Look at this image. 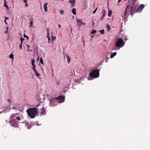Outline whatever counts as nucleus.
Masks as SVG:
<instances>
[{
    "instance_id": "1",
    "label": "nucleus",
    "mask_w": 150,
    "mask_h": 150,
    "mask_svg": "<svg viewBox=\"0 0 150 150\" xmlns=\"http://www.w3.org/2000/svg\"><path fill=\"white\" fill-rule=\"evenodd\" d=\"M135 2L134 1L132 3L130 2H129V4L127 6L125 11V15H127V9H130V13L132 15L136 12V9L137 6V5L135 3Z\"/></svg>"
},
{
    "instance_id": "2",
    "label": "nucleus",
    "mask_w": 150,
    "mask_h": 150,
    "mask_svg": "<svg viewBox=\"0 0 150 150\" xmlns=\"http://www.w3.org/2000/svg\"><path fill=\"white\" fill-rule=\"evenodd\" d=\"M26 112L29 116L31 118H34L35 115L38 113V110L36 108H30L26 110Z\"/></svg>"
},
{
    "instance_id": "3",
    "label": "nucleus",
    "mask_w": 150,
    "mask_h": 150,
    "mask_svg": "<svg viewBox=\"0 0 150 150\" xmlns=\"http://www.w3.org/2000/svg\"><path fill=\"white\" fill-rule=\"evenodd\" d=\"M89 76L92 78H97L99 76V71L98 69H95L90 73Z\"/></svg>"
},
{
    "instance_id": "4",
    "label": "nucleus",
    "mask_w": 150,
    "mask_h": 150,
    "mask_svg": "<svg viewBox=\"0 0 150 150\" xmlns=\"http://www.w3.org/2000/svg\"><path fill=\"white\" fill-rule=\"evenodd\" d=\"M125 45L123 39L122 38H118L115 43V47H122Z\"/></svg>"
},
{
    "instance_id": "5",
    "label": "nucleus",
    "mask_w": 150,
    "mask_h": 150,
    "mask_svg": "<svg viewBox=\"0 0 150 150\" xmlns=\"http://www.w3.org/2000/svg\"><path fill=\"white\" fill-rule=\"evenodd\" d=\"M15 116L12 117V119L10 120V123L12 126L17 127L18 122L16 121V118H15Z\"/></svg>"
},
{
    "instance_id": "6",
    "label": "nucleus",
    "mask_w": 150,
    "mask_h": 150,
    "mask_svg": "<svg viewBox=\"0 0 150 150\" xmlns=\"http://www.w3.org/2000/svg\"><path fill=\"white\" fill-rule=\"evenodd\" d=\"M56 98H52L49 101L50 105L51 106H53L55 105H56L57 103V101Z\"/></svg>"
},
{
    "instance_id": "7",
    "label": "nucleus",
    "mask_w": 150,
    "mask_h": 150,
    "mask_svg": "<svg viewBox=\"0 0 150 150\" xmlns=\"http://www.w3.org/2000/svg\"><path fill=\"white\" fill-rule=\"evenodd\" d=\"M44 98L43 95L41 93H39L37 96V98L40 102H42Z\"/></svg>"
},
{
    "instance_id": "8",
    "label": "nucleus",
    "mask_w": 150,
    "mask_h": 150,
    "mask_svg": "<svg viewBox=\"0 0 150 150\" xmlns=\"http://www.w3.org/2000/svg\"><path fill=\"white\" fill-rule=\"evenodd\" d=\"M64 97L63 96H58L56 98V99H57V100H59L58 101L59 103L63 102L64 101Z\"/></svg>"
},
{
    "instance_id": "9",
    "label": "nucleus",
    "mask_w": 150,
    "mask_h": 150,
    "mask_svg": "<svg viewBox=\"0 0 150 150\" xmlns=\"http://www.w3.org/2000/svg\"><path fill=\"white\" fill-rule=\"evenodd\" d=\"M144 7V4H141L139 7L136 10V13L140 12Z\"/></svg>"
},
{
    "instance_id": "10",
    "label": "nucleus",
    "mask_w": 150,
    "mask_h": 150,
    "mask_svg": "<svg viewBox=\"0 0 150 150\" xmlns=\"http://www.w3.org/2000/svg\"><path fill=\"white\" fill-rule=\"evenodd\" d=\"M68 2L71 4V6L73 7L75 5L76 1L75 0H69Z\"/></svg>"
},
{
    "instance_id": "11",
    "label": "nucleus",
    "mask_w": 150,
    "mask_h": 150,
    "mask_svg": "<svg viewBox=\"0 0 150 150\" xmlns=\"http://www.w3.org/2000/svg\"><path fill=\"white\" fill-rule=\"evenodd\" d=\"M76 22L81 23L80 24H81V25H85L86 24V23H84L82 22V19H77L76 20Z\"/></svg>"
},
{
    "instance_id": "12",
    "label": "nucleus",
    "mask_w": 150,
    "mask_h": 150,
    "mask_svg": "<svg viewBox=\"0 0 150 150\" xmlns=\"http://www.w3.org/2000/svg\"><path fill=\"white\" fill-rule=\"evenodd\" d=\"M47 4H48L47 3H45L43 7L44 10V11L45 12H46L47 11Z\"/></svg>"
},
{
    "instance_id": "13",
    "label": "nucleus",
    "mask_w": 150,
    "mask_h": 150,
    "mask_svg": "<svg viewBox=\"0 0 150 150\" xmlns=\"http://www.w3.org/2000/svg\"><path fill=\"white\" fill-rule=\"evenodd\" d=\"M25 126L27 127L28 129H30L31 128V125L28 122L27 123L25 124Z\"/></svg>"
},
{
    "instance_id": "14",
    "label": "nucleus",
    "mask_w": 150,
    "mask_h": 150,
    "mask_svg": "<svg viewBox=\"0 0 150 150\" xmlns=\"http://www.w3.org/2000/svg\"><path fill=\"white\" fill-rule=\"evenodd\" d=\"M117 54V53L116 52H114L111 54L110 56V58H113Z\"/></svg>"
},
{
    "instance_id": "15",
    "label": "nucleus",
    "mask_w": 150,
    "mask_h": 150,
    "mask_svg": "<svg viewBox=\"0 0 150 150\" xmlns=\"http://www.w3.org/2000/svg\"><path fill=\"white\" fill-rule=\"evenodd\" d=\"M67 58V62L68 63H69L70 62V59L69 56L67 55L66 56Z\"/></svg>"
},
{
    "instance_id": "16",
    "label": "nucleus",
    "mask_w": 150,
    "mask_h": 150,
    "mask_svg": "<svg viewBox=\"0 0 150 150\" xmlns=\"http://www.w3.org/2000/svg\"><path fill=\"white\" fill-rule=\"evenodd\" d=\"M71 12L74 15H76V9L74 8H73L72 10H71Z\"/></svg>"
},
{
    "instance_id": "17",
    "label": "nucleus",
    "mask_w": 150,
    "mask_h": 150,
    "mask_svg": "<svg viewBox=\"0 0 150 150\" xmlns=\"http://www.w3.org/2000/svg\"><path fill=\"white\" fill-rule=\"evenodd\" d=\"M112 11L110 10H108V16L109 17H110L111 16V15L112 13Z\"/></svg>"
},
{
    "instance_id": "18",
    "label": "nucleus",
    "mask_w": 150,
    "mask_h": 150,
    "mask_svg": "<svg viewBox=\"0 0 150 150\" xmlns=\"http://www.w3.org/2000/svg\"><path fill=\"white\" fill-rule=\"evenodd\" d=\"M4 6L6 7V9H8V5L6 4V2L5 0H4Z\"/></svg>"
},
{
    "instance_id": "19",
    "label": "nucleus",
    "mask_w": 150,
    "mask_h": 150,
    "mask_svg": "<svg viewBox=\"0 0 150 150\" xmlns=\"http://www.w3.org/2000/svg\"><path fill=\"white\" fill-rule=\"evenodd\" d=\"M47 38L48 37H50V33H49V30L48 29H47Z\"/></svg>"
},
{
    "instance_id": "20",
    "label": "nucleus",
    "mask_w": 150,
    "mask_h": 150,
    "mask_svg": "<svg viewBox=\"0 0 150 150\" xmlns=\"http://www.w3.org/2000/svg\"><path fill=\"white\" fill-rule=\"evenodd\" d=\"M40 62L42 64H43V62L42 59V57L40 58Z\"/></svg>"
},
{
    "instance_id": "21",
    "label": "nucleus",
    "mask_w": 150,
    "mask_h": 150,
    "mask_svg": "<svg viewBox=\"0 0 150 150\" xmlns=\"http://www.w3.org/2000/svg\"><path fill=\"white\" fill-rule=\"evenodd\" d=\"M9 57L10 58L12 59V60L13 59V54H10Z\"/></svg>"
},
{
    "instance_id": "22",
    "label": "nucleus",
    "mask_w": 150,
    "mask_h": 150,
    "mask_svg": "<svg viewBox=\"0 0 150 150\" xmlns=\"http://www.w3.org/2000/svg\"><path fill=\"white\" fill-rule=\"evenodd\" d=\"M42 114H44L45 113V108L44 107H43L42 108V110L41 112Z\"/></svg>"
},
{
    "instance_id": "23",
    "label": "nucleus",
    "mask_w": 150,
    "mask_h": 150,
    "mask_svg": "<svg viewBox=\"0 0 150 150\" xmlns=\"http://www.w3.org/2000/svg\"><path fill=\"white\" fill-rule=\"evenodd\" d=\"M100 33H101V34H103L104 33V30L103 29L102 30H100Z\"/></svg>"
},
{
    "instance_id": "24",
    "label": "nucleus",
    "mask_w": 150,
    "mask_h": 150,
    "mask_svg": "<svg viewBox=\"0 0 150 150\" xmlns=\"http://www.w3.org/2000/svg\"><path fill=\"white\" fill-rule=\"evenodd\" d=\"M23 37L24 38H26L27 40H28L29 39V38L28 37V36L26 35L24 33V34H23Z\"/></svg>"
},
{
    "instance_id": "25",
    "label": "nucleus",
    "mask_w": 150,
    "mask_h": 150,
    "mask_svg": "<svg viewBox=\"0 0 150 150\" xmlns=\"http://www.w3.org/2000/svg\"><path fill=\"white\" fill-rule=\"evenodd\" d=\"M107 28H108V30H111V27L109 25H107Z\"/></svg>"
},
{
    "instance_id": "26",
    "label": "nucleus",
    "mask_w": 150,
    "mask_h": 150,
    "mask_svg": "<svg viewBox=\"0 0 150 150\" xmlns=\"http://www.w3.org/2000/svg\"><path fill=\"white\" fill-rule=\"evenodd\" d=\"M96 33V30H93L92 31L91 33L92 34H94Z\"/></svg>"
},
{
    "instance_id": "27",
    "label": "nucleus",
    "mask_w": 150,
    "mask_h": 150,
    "mask_svg": "<svg viewBox=\"0 0 150 150\" xmlns=\"http://www.w3.org/2000/svg\"><path fill=\"white\" fill-rule=\"evenodd\" d=\"M35 60L34 59H33V60H32L31 63H32V66L35 65L34 63H35Z\"/></svg>"
},
{
    "instance_id": "28",
    "label": "nucleus",
    "mask_w": 150,
    "mask_h": 150,
    "mask_svg": "<svg viewBox=\"0 0 150 150\" xmlns=\"http://www.w3.org/2000/svg\"><path fill=\"white\" fill-rule=\"evenodd\" d=\"M51 38H52V42L53 40H54L56 38V37H53L52 36H51Z\"/></svg>"
},
{
    "instance_id": "29",
    "label": "nucleus",
    "mask_w": 150,
    "mask_h": 150,
    "mask_svg": "<svg viewBox=\"0 0 150 150\" xmlns=\"http://www.w3.org/2000/svg\"><path fill=\"white\" fill-rule=\"evenodd\" d=\"M48 38V43H50V37H48L47 38Z\"/></svg>"
},
{
    "instance_id": "30",
    "label": "nucleus",
    "mask_w": 150,
    "mask_h": 150,
    "mask_svg": "<svg viewBox=\"0 0 150 150\" xmlns=\"http://www.w3.org/2000/svg\"><path fill=\"white\" fill-rule=\"evenodd\" d=\"M34 71L35 72V75L36 76H39V74L37 72L36 70H35Z\"/></svg>"
},
{
    "instance_id": "31",
    "label": "nucleus",
    "mask_w": 150,
    "mask_h": 150,
    "mask_svg": "<svg viewBox=\"0 0 150 150\" xmlns=\"http://www.w3.org/2000/svg\"><path fill=\"white\" fill-rule=\"evenodd\" d=\"M59 13L60 14H63L64 13V11L63 10H60L59 11Z\"/></svg>"
},
{
    "instance_id": "32",
    "label": "nucleus",
    "mask_w": 150,
    "mask_h": 150,
    "mask_svg": "<svg viewBox=\"0 0 150 150\" xmlns=\"http://www.w3.org/2000/svg\"><path fill=\"white\" fill-rule=\"evenodd\" d=\"M22 43H21V44H20V45H19V46L20 47V49H22Z\"/></svg>"
},
{
    "instance_id": "33",
    "label": "nucleus",
    "mask_w": 150,
    "mask_h": 150,
    "mask_svg": "<svg viewBox=\"0 0 150 150\" xmlns=\"http://www.w3.org/2000/svg\"><path fill=\"white\" fill-rule=\"evenodd\" d=\"M33 67L32 68V69L34 70V71L35 70H36L35 69L36 66L35 65H33Z\"/></svg>"
},
{
    "instance_id": "34",
    "label": "nucleus",
    "mask_w": 150,
    "mask_h": 150,
    "mask_svg": "<svg viewBox=\"0 0 150 150\" xmlns=\"http://www.w3.org/2000/svg\"><path fill=\"white\" fill-rule=\"evenodd\" d=\"M15 118H16V120H20V118L18 117H16Z\"/></svg>"
},
{
    "instance_id": "35",
    "label": "nucleus",
    "mask_w": 150,
    "mask_h": 150,
    "mask_svg": "<svg viewBox=\"0 0 150 150\" xmlns=\"http://www.w3.org/2000/svg\"><path fill=\"white\" fill-rule=\"evenodd\" d=\"M21 40V43H23V41L24 40V38H22V37L20 39Z\"/></svg>"
},
{
    "instance_id": "36",
    "label": "nucleus",
    "mask_w": 150,
    "mask_h": 150,
    "mask_svg": "<svg viewBox=\"0 0 150 150\" xmlns=\"http://www.w3.org/2000/svg\"><path fill=\"white\" fill-rule=\"evenodd\" d=\"M33 22H30V27H31L32 26V25H33Z\"/></svg>"
},
{
    "instance_id": "37",
    "label": "nucleus",
    "mask_w": 150,
    "mask_h": 150,
    "mask_svg": "<svg viewBox=\"0 0 150 150\" xmlns=\"http://www.w3.org/2000/svg\"><path fill=\"white\" fill-rule=\"evenodd\" d=\"M105 16V14L104 13L103 15L102 16L101 20H102L104 18V16Z\"/></svg>"
},
{
    "instance_id": "38",
    "label": "nucleus",
    "mask_w": 150,
    "mask_h": 150,
    "mask_svg": "<svg viewBox=\"0 0 150 150\" xmlns=\"http://www.w3.org/2000/svg\"><path fill=\"white\" fill-rule=\"evenodd\" d=\"M97 8H98V7H97V8H96V9H95L94 10V11H93V13H95L96 12V11L97 10Z\"/></svg>"
},
{
    "instance_id": "39",
    "label": "nucleus",
    "mask_w": 150,
    "mask_h": 150,
    "mask_svg": "<svg viewBox=\"0 0 150 150\" xmlns=\"http://www.w3.org/2000/svg\"><path fill=\"white\" fill-rule=\"evenodd\" d=\"M81 24H80L79 25V28H78V30H80L81 29H80V28L81 27Z\"/></svg>"
},
{
    "instance_id": "40",
    "label": "nucleus",
    "mask_w": 150,
    "mask_h": 150,
    "mask_svg": "<svg viewBox=\"0 0 150 150\" xmlns=\"http://www.w3.org/2000/svg\"><path fill=\"white\" fill-rule=\"evenodd\" d=\"M28 6V5L27 3H25V6L26 7V6Z\"/></svg>"
},
{
    "instance_id": "41",
    "label": "nucleus",
    "mask_w": 150,
    "mask_h": 150,
    "mask_svg": "<svg viewBox=\"0 0 150 150\" xmlns=\"http://www.w3.org/2000/svg\"><path fill=\"white\" fill-rule=\"evenodd\" d=\"M58 25L59 26V28L60 29L61 28V26H60V24H58Z\"/></svg>"
},
{
    "instance_id": "42",
    "label": "nucleus",
    "mask_w": 150,
    "mask_h": 150,
    "mask_svg": "<svg viewBox=\"0 0 150 150\" xmlns=\"http://www.w3.org/2000/svg\"><path fill=\"white\" fill-rule=\"evenodd\" d=\"M7 101L8 102H9L10 103H11V101H10V100L9 99H8L7 100Z\"/></svg>"
},
{
    "instance_id": "43",
    "label": "nucleus",
    "mask_w": 150,
    "mask_h": 150,
    "mask_svg": "<svg viewBox=\"0 0 150 150\" xmlns=\"http://www.w3.org/2000/svg\"><path fill=\"white\" fill-rule=\"evenodd\" d=\"M8 31L7 30L5 32V33H8Z\"/></svg>"
},
{
    "instance_id": "44",
    "label": "nucleus",
    "mask_w": 150,
    "mask_h": 150,
    "mask_svg": "<svg viewBox=\"0 0 150 150\" xmlns=\"http://www.w3.org/2000/svg\"><path fill=\"white\" fill-rule=\"evenodd\" d=\"M4 22L7 25V22H6V20H4Z\"/></svg>"
},
{
    "instance_id": "45",
    "label": "nucleus",
    "mask_w": 150,
    "mask_h": 150,
    "mask_svg": "<svg viewBox=\"0 0 150 150\" xmlns=\"http://www.w3.org/2000/svg\"><path fill=\"white\" fill-rule=\"evenodd\" d=\"M24 1L25 3H27V0H24Z\"/></svg>"
},
{
    "instance_id": "46",
    "label": "nucleus",
    "mask_w": 150,
    "mask_h": 150,
    "mask_svg": "<svg viewBox=\"0 0 150 150\" xmlns=\"http://www.w3.org/2000/svg\"><path fill=\"white\" fill-rule=\"evenodd\" d=\"M121 1V0H118V3H119Z\"/></svg>"
},
{
    "instance_id": "47",
    "label": "nucleus",
    "mask_w": 150,
    "mask_h": 150,
    "mask_svg": "<svg viewBox=\"0 0 150 150\" xmlns=\"http://www.w3.org/2000/svg\"><path fill=\"white\" fill-rule=\"evenodd\" d=\"M8 18H7V17H5V19L6 20V19H8Z\"/></svg>"
},
{
    "instance_id": "48",
    "label": "nucleus",
    "mask_w": 150,
    "mask_h": 150,
    "mask_svg": "<svg viewBox=\"0 0 150 150\" xmlns=\"http://www.w3.org/2000/svg\"><path fill=\"white\" fill-rule=\"evenodd\" d=\"M27 51H31V50H29V49H28L27 50Z\"/></svg>"
},
{
    "instance_id": "49",
    "label": "nucleus",
    "mask_w": 150,
    "mask_h": 150,
    "mask_svg": "<svg viewBox=\"0 0 150 150\" xmlns=\"http://www.w3.org/2000/svg\"><path fill=\"white\" fill-rule=\"evenodd\" d=\"M93 36H94V35H91V38H93Z\"/></svg>"
},
{
    "instance_id": "50",
    "label": "nucleus",
    "mask_w": 150,
    "mask_h": 150,
    "mask_svg": "<svg viewBox=\"0 0 150 150\" xmlns=\"http://www.w3.org/2000/svg\"><path fill=\"white\" fill-rule=\"evenodd\" d=\"M27 47H30V46L29 45H27Z\"/></svg>"
},
{
    "instance_id": "51",
    "label": "nucleus",
    "mask_w": 150,
    "mask_h": 150,
    "mask_svg": "<svg viewBox=\"0 0 150 150\" xmlns=\"http://www.w3.org/2000/svg\"><path fill=\"white\" fill-rule=\"evenodd\" d=\"M72 28L70 29V30L71 31V32H72Z\"/></svg>"
},
{
    "instance_id": "52",
    "label": "nucleus",
    "mask_w": 150,
    "mask_h": 150,
    "mask_svg": "<svg viewBox=\"0 0 150 150\" xmlns=\"http://www.w3.org/2000/svg\"><path fill=\"white\" fill-rule=\"evenodd\" d=\"M76 25L78 26V25H78V24L77 23H76Z\"/></svg>"
},
{
    "instance_id": "53",
    "label": "nucleus",
    "mask_w": 150,
    "mask_h": 150,
    "mask_svg": "<svg viewBox=\"0 0 150 150\" xmlns=\"http://www.w3.org/2000/svg\"><path fill=\"white\" fill-rule=\"evenodd\" d=\"M125 40H127V39H126V38L125 37Z\"/></svg>"
},
{
    "instance_id": "54",
    "label": "nucleus",
    "mask_w": 150,
    "mask_h": 150,
    "mask_svg": "<svg viewBox=\"0 0 150 150\" xmlns=\"http://www.w3.org/2000/svg\"><path fill=\"white\" fill-rule=\"evenodd\" d=\"M125 40H127V39H126V38L125 37Z\"/></svg>"
},
{
    "instance_id": "55",
    "label": "nucleus",
    "mask_w": 150,
    "mask_h": 150,
    "mask_svg": "<svg viewBox=\"0 0 150 150\" xmlns=\"http://www.w3.org/2000/svg\"><path fill=\"white\" fill-rule=\"evenodd\" d=\"M137 0H134V1H136Z\"/></svg>"
},
{
    "instance_id": "56",
    "label": "nucleus",
    "mask_w": 150,
    "mask_h": 150,
    "mask_svg": "<svg viewBox=\"0 0 150 150\" xmlns=\"http://www.w3.org/2000/svg\"><path fill=\"white\" fill-rule=\"evenodd\" d=\"M94 25V24H92V26H94V25Z\"/></svg>"
},
{
    "instance_id": "57",
    "label": "nucleus",
    "mask_w": 150,
    "mask_h": 150,
    "mask_svg": "<svg viewBox=\"0 0 150 150\" xmlns=\"http://www.w3.org/2000/svg\"><path fill=\"white\" fill-rule=\"evenodd\" d=\"M61 0V1H64V0Z\"/></svg>"
},
{
    "instance_id": "58",
    "label": "nucleus",
    "mask_w": 150,
    "mask_h": 150,
    "mask_svg": "<svg viewBox=\"0 0 150 150\" xmlns=\"http://www.w3.org/2000/svg\"><path fill=\"white\" fill-rule=\"evenodd\" d=\"M114 50H116L115 49V48H114Z\"/></svg>"
},
{
    "instance_id": "59",
    "label": "nucleus",
    "mask_w": 150,
    "mask_h": 150,
    "mask_svg": "<svg viewBox=\"0 0 150 150\" xmlns=\"http://www.w3.org/2000/svg\"><path fill=\"white\" fill-rule=\"evenodd\" d=\"M92 40V38H91V40Z\"/></svg>"
}]
</instances>
